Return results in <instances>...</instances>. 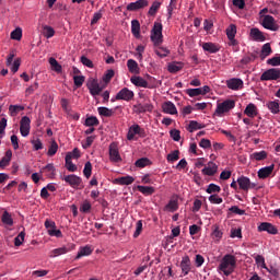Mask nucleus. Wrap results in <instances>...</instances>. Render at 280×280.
Returning <instances> with one entry per match:
<instances>
[{
  "instance_id": "nucleus-1",
  "label": "nucleus",
  "mask_w": 280,
  "mask_h": 280,
  "mask_svg": "<svg viewBox=\"0 0 280 280\" xmlns=\"http://www.w3.org/2000/svg\"><path fill=\"white\" fill-rule=\"evenodd\" d=\"M237 266V259L235 256L231 254H226L219 265V270L225 275V277H229L230 275H233L235 272V268Z\"/></svg>"
},
{
  "instance_id": "nucleus-2",
  "label": "nucleus",
  "mask_w": 280,
  "mask_h": 280,
  "mask_svg": "<svg viewBox=\"0 0 280 280\" xmlns=\"http://www.w3.org/2000/svg\"><path fill=\"white\" fill-rule=\"evenodd\" d=\"M65 183L70 185L72 189H84V182H82V177L75 175V174H70L61 177Z\"/></svg>"
},
{
  "instance_id": "nucleus-3",
  "label": "nucleus",
  "mask_w": 280,
  "mask_h": 280,
  "mask_svg": "<svg viewBox=\"0 0 280 280\" xmlns=\"http://www.w3.org/2000/svg\"><path fill=\"white\" fill-rule=\"evenodd\" d=\"M151 40L154 45H161L163 43V24L161 22H154L151 31Z\"/></svg>"
},
{
  "instance_id": "nucleus-4",
  "label": "nucleus",
  "mask_w": 280,
  "mask_h": 280,
  "mask_svg": "<svg viewBox=\"0 0 280 280\" xmlns=\"http://www.w3.org/2000/svg\"><path fill=\"white\" fill-rule=\"evenodd\" d=\"M235 108V101L226 100L217 105L215 113L217 115H224V113H229V110H233Z\"/></svg>"
},
{
  "instance_id": "nucleus-5",
  "label": "nucleus",
  "mask_w": 280,
  "mask_h": 280,
  "mask_svg": "<svg viewBox=\"0 0 280 280\" xmlns=\"http://www.w3.org/2000/svg\"><path fill=\"white\" fill-rule=\"evenodd\" d=\"M279 78H280V70L278 68H271V69L266 70L260 75V81L268 82L271 80H279Z\"/></svg>"
},
{
  "instance_id": "nucleus-6",
  "label": "nucleus",
  "mask_w": 280,
  "mask_h": 280,
  "mask_svg": "<svg viewBox=\"0 0 280 280\" xmlns=\"http://www.w3.org/2000/svg\"><path fill=\"white\" fill-rule=\"evenodd\" d=\"M136 135H139L143 139L145 137V129L141 128L139 125H132L129 127L127 133L128 141H133Z\"/></svg>"
},
{
  "instance_id": "nucleus-7",
  "label": "nucleus",
  "mask_w": 280,
  "mask_h": 280,
  "mask_svg": "<svg viewBox=\"0 0 280 280\" xmlns=\"http://www.w3.org/2000/svg\"><path fill=\"white\" fill-rule=\"evenodd\" d=\"M236 183L238 184L240 189H242L243 191H248V189H255L257 187V184L252 183L250 178L246 176L238 177Z\"/></svg>"
},
{
  "instance_id": "nucleus-8",
  "label": "nucleus",
  "mask_w": 280,
  "mask_h": 280,
  "mask_svg": "<svg viewBox=\"0 0 280 280\" xmlns=\"http://www.w3.org/2000/svg\"><path fill=\"white\" fill-rule=\"evenodd\" d=\"M261 25L265 30H270V32H279V24L275 23V18L272 15H265Z\"/></svg>"
},
{
  "instance_id": "nucleus-9",
  "label": "nucleus",
  "mask_w": 280,
  "mask_h": 280,
  "mask_svg": "<svg viewBox=\"0 0 280 280\" xmlns=\"http://www.w3.org/2000/svg\"><path fill=\"white\" fill-rule=\"evenodd\" d=\"M86 86L92 97H95V95H100L102 93V88L100 86V83H97V80L93 78L89 79Z\"/></svg>"
},
{
  "instance_id": "nucleus-10",
  "label": "nucleus",
  "mask_w": 280,
  "mask_h": 280,
  "mask_svg": "<svg viewBox=\"0 0 280 280\" xmlns=\"http://www.w3.org/2000/svg\"><path fill=\"white\" fill-rule=\"evenodd\" d=\"M109 161L113 163L121 162V155L119 154V148L117 143L113 142L109 144Z\"/></svg>"
},
{
  "instance_id": "nucleus-11",
  "label": "nucleus",
  "mask_w": 280,
  "mask_h": 280,
  "mask_svg": "<svg viewBox=\"0 0 280 280\" xmlns=\"http://www.w3.org/2000/svg\"><path fill=\"white\" fill-rule=\"evenodd\" d=\"M210 91L211 88H209V85H205L202 88L188 89L186 90V94L189 95V97H198V95H207Z\"/></svg>"
},
{
  "instance_id": "nucleus-12",
  "label": "nucleus",
  "mask_w": 280,
  "mask_h": 280,
  "mask_svg": "<svg viewBox=\"0 0 280 280\" xmlns=\"http://www.w3.org/2000/svg\"><path fill=\"white\" fill-rule=\"evenodd\" d=\"M32 120L30 117L24 116L22 117L20 121V132L22 137H28L30 136V128H31Z\"/></svg>"
},
{
  "instance_id": "nucleus-13",
  "label": "nucleus",
  "mask_w": 280,
  "mask_h": 280,
  "mask_svg": "<svg viewBox=\"0 0 280 280\" xmlns=\"http://www.w3.org/2000/svg\"><path fill=\"white\" fill-rule=\"evenodd\" d=\"M135 98V92L129 90L128 88L121 89L117 94H116V100H124L125 102H130L131 100Z\"/></svg>"
},
{
  "instance_id": "nucleus-14",
  "label": "nucleus",
  "mask_w": 280,
  "mask_h": 280,
  "mask_svg": "<svg viewBox=\"0 0 280 280\" xmlns=\"http://www.w3.org/2000/svg\"><path fill=\"white\" fill-rule=\"evenodd\" d=\"M148 0H138L136 2H130L127 5L128 12H137V10H143V8H148Z\"/></svg>"
},
{
  "instance_id": "nucleus-15",
  "label": "nucleus",
  "mask_w": 280,
  "mask_h": 280,
  "mask_svg": "<svg viewBox=\"0 0 280 280\" xmlns=\"http://www.w3.org/2000/svg\"><path fill=\"white\" fill-rule=\"evenodd\" d=\"M179 266L182 268V272H183L184 277H187V275H189V272H191V259L189 258V256H184L182 258Z\"/></svg>"
},
{
  "instance_id": "nucleus-16",
  "label": "nucleus",
  "mask_w": 280,
  "mask_h": 280,
  "mask_svg": "<svg viewBox=\"0 0 280 280\" xmlns=\"http://www.w3.org/2000/svg\"><path fill=\"white\" fill-rule=\"evenodd\" d=\"M258 231L259 232L266 231L270 235H277L279 233V230H277V228L275 225H272V223H269V222L260 223V226H258Z\"/></svg>"
},
{
  "instance_id": "nucleus-17",
  "label": "nucleus",
  "mask_w": 280,
  "mask_h": 280,
  "mask_svg": "<svg viewBox=\"0 0 280 280\" xmlns=\"http://www.w3.org/2000/svg\"><path fill=\"white\" fill-rule=\"evenodd\" d=\"M162 110L166 115H178V109H176V105L172 103V101H166L162 104Z\"/></svg>"
},
{
  "instance_id": "nucleus-18",
  "label": "nucleus",
  "mask_w": 280,
  "mask_h": 280,
  "mask_svg": "<svg viewBox=\"0 0 280 280\" xmlns=\"http://www.w3.org/2000/svg\"><path fill=\"white\" fill-rule=\"evenodd\" d=\"M226 86L232 91H240L244 86V81L242 79H230L226 81Z\"/></svg>"
},
{
  "instance_id": "nucleus-19",
  "label": "nucleus",
  "mask_w": 280,
  "mask_h": 280,
  "mask_svg": "<svg viewBox=\"0 0 280 280\" xmlns=\"http://www.w3.org/2000/svg\"><path fill=\"white\" fill-rule=\"evenodd\" d=\"M203 51H208V54H218L220 51V45L213 44L211 42H206L201 44Z\"/></svg>"
},
{
  "instance_id": "nucleus-20",
  "label": "nucleus",
  "mask_w": 280,
  "mask_h": 280,
  "mask_svg": "<svg viewBox=\"0 0 280 280\" xmlns=\"http://www.w3.org/2000/svg\"><path fill=\"white\" fill-rule=\"evenodd\" d=\"M275 172V164L265 166L258 171V178L266 179Z\"/></svg>"
},
{
  "instance_id": "nucleus-21",
  "label": "nucleus",
  "mask_w": 280,
  "mask_h": 280,
  "mask_svg": "<svg viewBox=\"0 0 280 280\" xmlns=\"http://www.w3.org/2000/svg\"><path fill=\"white\" fill-rule=\"evenodd\" d=\"M201 172L206 176H215L218 173V165L213 162H209L208 166L203 167Z\"/></svg>"
},
{
  "instance_id": "nucleus-22",
  "label": "nucleus",
  "mask_w": 280,
  "mask_h": 280,
  "mask_svg": "<svg viewBox=\"0 0 280 280\" xmlns=\"http://www.w3.org/2000/svg\"><path fill=\"white\" fill-rule=\"evenodd\" d=\"M249 34L253 40H256L258 43H264V40H266V36H264V33L257 27L252 28Z\"/></svg>"
},
{
  "instance_id": "nucleus-23",
  "label": "nucleus",
  "mask_w": 280,
  "mask_h": 280,
  "mask_svg": "<svg viewBox=\"0 0 280 280\" xmlns=\"http://www.w3.org/2000/svg\"><path fill=\"white\" fill-rule=\"evenodd\" d=\"M92 254H93V249L91 245H85L83 247H80L75 256V259H82V257H89V255H92Z\"/></svg>"
},
{
  "instance_id": "nucleus-24",
  "label": "nucleus",
  "mask_w": 280,
  "mask_h": 280,
  "mask_svg": "<svg viewBox=\"0 0 280 280\" xmlns=\"http://www.w3.org/2000/svg\"><path fill=\"white\" fill-rule=\"evenodd\" d=\"M202 128H207V125L200 124L196 120H190L186 130H188V132H196V130H202Z\"/></svg>"
},
{
  "instance_id": "nucleus-25",
  "label": "nucleus",
  "mask_w": 280,
  "mask_h": 280,
  "mask_svg": "<svg viewBox=\"0 0 280 280\" xmlns=\"http://www.w3.org/2000/svg\"><path fill=\"white\" fill-rule=\"evenodd\" d=\"M130 82L133 83L135 86H140L141 89H150L148 81L141 77H131Z\"/></svg>"
},
{
  "instance_id": "nucleus-26",
  "label": "nucleus",
  "mask_w": 280,
  "mask_h": 280,
  "mask_svg": "<svg viewBox=\"0 0 280 280\" xmlns=\"http://www.w3.org/2000/svg\"><path fill=\"white\" fill-rule=\"evenodd\" d=\"M131 33L136 38L141 36V23H139V20L131 21Z\"/></svg>"
},
{
  "instance_id": "nucleus-27",
  "label": "nucleus",
  "mask_w": 280,
  "mask_h": 280,
  "mask_svg": "<svg viewBox=\"0 0 280 280\" xmlns=\"http://www.w3.org/2000/svg\"><path fill=\"white\" fill-rule=\"evenodd\" d=\"M161 5H163V2L153 1V3L151 4L148 11V16H156V14L159 13V10H161Z\"/></svg>"
},
{
  "instance_id": "nucleus-28",
  "label": "nucleus",
  "mask_w": 280,
  "mask_h": 280,
  "mask_svg": "<svg viewBox=\"0 0 280 280\" xmlns=\"http://www.w3.org/2000/svg\"><path fill=\"white\" fill-rule=\"evenodd\" d=\"M244 114L247 115V117H250L252 119L257 117V106L253 103H249L246 106Z\"/></svg>"
},
{
  "instance_id": "nucleus-29",
  "label": "nucleus",
  "mask_w": 280,
  "mask_h": 280,
  "mask_svg": "<svg viewBox=\"0 0 280 280\" xmlns=\"http://www.w3.org/2000/svg\"><path fill=\"white\" fill-rule=\"evenodd\" d=\"M115 183H117V185H132L135 183V177L130 175L118 177L115 179Z\"/></svg>"
},
{
  "instance_id": "nucleus-30",
  "label": "nucleus",
  "mask_w": 280,
  "mask_h": 280,
  "mask_svg": "<svg viewBox=\"0 0 280 280\" xmlns=\"http://www.w3.org/2000/svg\"><path fill=\"white\" fill-rule=\"evenodd\" d=\"M270 54H272V47H270V43L262 45L260 51V60H266Z\"/></svg>"
},
{
  "instance_id": "nucleus-31",
  "label": "nucleus",
  "mask_w": 280,
  "mask_h": 280,
  "mask_svg": "<svg viewBox=\"0 0 280 280\" xmlns=\"http://www.w3.org/2000/svg\"><path fill=\"white\" fill-rule=\"evenodd\" d=\"M71 252V248L63 246L50 252V257H60V255H67V253Z\"/></svg>"
},
{
  "instance_id": "nucleus-32",
  "label": "nucleus",
  "mask_w": 280,
  "mask_h": 280,
  "mask_svg": "<svg viewBox=\"0 0 280 280\" xmlns=\"http://www.w3.org/2000/svg\"><path fill=\"white\" fill-rule=\"evenodd\" d=\"M267 108L272 113V115H279V101H269L267 103Z\"/></svg>"
},
{
  "instance_id": "nucleus-33",
  "label": "nucleus",
  "mask_w": 280,
  "mask_h": 280,
  "mask_svg": "<svg viewBox=\"0 0 280 280\" xmlns=\"http://www.w3.org/2000/svg\"><path fill=\"white\" fill-rule=\"evenodd\" d=\"M2 224H5L7 226H13L14 225V219H12V214L10 212L4 211L2 213Z\"/></svg>"
},
{
  "instance_id": "nucleus-34",
  "label": "nucleus",
  "mask_w": 280,
  "mask_h": 280,
  "mask_svg": "<svg viewBox=\"0 0 280 280\" xmlns=\"http://www.w3.org/2000/svg\"><path fill=\"white\" fill-rule=\"evenodd\" d=\"M12 161V150H8L5 155L0 160V167H8Z\"/></svg>"
},
{
  "instance_id": "nucleus-35",
  "label": "nucleus",
  "mask_w": 280,
  "mask_h": 280,
  "mask_svg": "<svg viewBox=\"0 0 280 280\" xmlns=\"http://www.w3.org/2000/svg\"><path fill=\"white\" fill-rule=\"evenodd\" d=\"M164 211H170L171 213L178 211V201L171 199L168 203L164 207Z\"/></svg>"
},
{
  "instance_id": "nucleus-36",
  "label": "nucleus",
  "mask_w": 280,
  "mask_h": 280,
  "mask_svg": "<svg viewBox=\"0 0 280 280\" xmlns=\"http://www.w3.org/2000/svg\"><path fill=\"white\" fill-rule=\"evenodd\" d=\"M127 67H128L130 73H139V71H140L139 63H137V61L135 59H129L127 61Z\"/></svg>"
},
{
  "instance_id": "nucleus-37",
  "label": "nucleus",
  "mask_w": 280,
  "mask_h": 280,
  "mask_svg": "<svg viewBox=\"0 0 280 280\" xmlns=\"http://www.w3.org/2000/svg\"><path fill=\"white\" fill-rule=\"evenodd\" d=\"M138 191L143 196H152L154 194V187L152 186H137Z\"/></svg>"
},
{
  "instance_id": "nucleus-38",
  "label": "nucleus",
  "mask_w": 280,
  "mask_h": 280,
  "mask_svg": "<svg viewBox=\"0 0 280 280\" xmlns=\"http://www.w3.org/2000/svg\"><path fill=\"white\" fill-rule=\"evenodd\" d=\"M21 110H25V107L22 105H10L9 106V113L11 117H16L21 113Z\"/></svg>"
},
{
  "instance_id": "nucleus-39",
  "label": "nucleus",
  "mask_w": 280,
  "mask_h": 280,
  "mask_svg": "<svg viewBox=\"0 0 280 280\" xmlns=\"http://www.w3.org/2000/svg\"><path fill=\"white\" fill-rule=\"evenodd\" d=\"M98 114L101 117H113L115 115V109L108 107H98Z\"/></svg>"
},
{
  "instance_id": "nucleus-40",
  "label": "nucleus",
  "mask_w": 280,
  "mask_h": 280,
  "mask_svg": "<svg viewBox=\"0 0 280 280\" xmlns=\"http://www.w3.org/2000/svg\"><path fill=\"white\" fill-rule=\"evenodd\" d=\"M52 71H56L57 73H60L62 71V66H60V63H58V60H56V58L50 57L48 60Z\"/></svg>"
},
{
  "instance_id": "nucleus-41",
  "label": "nucleus",
  "mask_w": 280,
  "mask_h": 280,
  "mask_svg": "<svg viewBox=\"0 0 280 280\" xmlns=\"http://www.w3.org/2000/svg\"><path fill=\"white\" fill-rule=\"evenodd\" d=\"M66 167L68 172H78V166L73 164L71 155H66Z\"/></svg>"
},
{
  "instance_id": "nucleus-42",
  "label": "nucleus",
  "mask_w": 280,
  "mask_h": 280,
  "mask_svg": "<svg viewBox=\"0 0 280 280\" xmlns=\"http://www.w3.org/2000/svg\"><path fill=\"white\" fill-rule=\"evenodd\" d=\"M135 165L136 167L143 168V167H148V165H152V162L148 158H141L136 161Z\"/></svg>"
},
{
  "instance_id": "nucleus-43",
  "label": "nucleus",
  "mask_w": 280,
  "mask_h": 280,
  "mask_svg": "<svg viewBox=\"0 0 280 280\" xmlns=\"http://www.w3.org/2000/svg\"><path fill=\"white\" fill-rule=\"evenodd\" d=\"M250 159H254L255 161H264L268 159V153L266 151L254 152L250 155Z\"/></svg>"
},
{
  "instance_id": "nucleus-44",
  "label": "nucleus",
  "mask_w": 280,
  "mask_h": 280,
  "mask_svg": "<svg viewBox=\"0 0 280 280\" xmlns=\"http://www.w3.org/2000/svg\"><path fill=\"white\" fill-rule=\"evenodd\" d=\"M183 69V63L180 62H172L168 65L170 73H178Z\"/></svg>"
},
{
  "instance_id": "nucleus-45",
  "label": "nucleus",
  "mask_w": 280,
  "mask_h": 280,
  "mask_svg": "<svg viewBox=\"0 0 280 280\" xmlns=\"http://www.w3.org/2000/svg\"><path fill=\"white\" fill-rule=\"evenodd\" d=\"M43 172H46V174H48L49 178H54V176H56V166H54V164H47L43 168Z\"/></svg>"
},
{
  "instance_id": "nucleus-46",
  "label": "nucleus",
  "mask_w": 280,
  "mask_h": 280,
  "mask_svg": "<svg viewBox=\"0 0 280 280\" xmlns=\"http://www.w3.org/2000/svg\"><path fill=\"white\" fill-rule=\"evenodd\" d=\"M84 126L93 127V126H100V119L95 116H90L85 119Z\"/></svg>"
},
{
  "instance_id": "nucleus-47",
  "label": "nucleus",
  "mask_w": 280,
  "mask_h": 280,
  "mask_svg": "<svg viewBox=\"0 0 280 280\" xmlns=\"http://www.w3.org/2000/svg\"><path fill=\"white\" fill-rule=\"evenodd\" d=\"M166 159H167L168 163H174V162L178 161V159H180V151L175 150V151L171 152Z\"/></svg>"
},
{
  "instance_id": "nucleus-48",
  "label": "nucleus",
  "mask_w": 280,
  "mask_h": 280,
  "mask_svg": "<svg viewBox=\"0 0 280 280\" xmlns=\"http://www.w3.org/2000/svg\"><path fill=\"white\" fill-rule=\"evenodd\" d=\"M91 174H93V164L86 162L83 168V176H85V178H91Z\"/></svg>"
},
{
  "instance_id": "nucleus-49",
  "label": "nucleus",
  "mask_w": 280,
  "mask_h": 280,
  "mask_svg": "<svg viewBox=\"0 0 280 280\" xmlns=\"http://www.w3.org/2000/svg\"><path fill=\"white\" fill-rule=\"evenodd\" d=\"M235 34H237V26L235 24H231L226 28V36L228 38H235Z\"/></svg>"
},
{
  "instance_id": "nucleus-50",
  "label": "nucleus",
  "mask_w": 280,
  "mask_h": 280,
  "mask_svg": "<svg viewBox=\"0 0 280 280\" xmlns=\"http://www.w3.org/2000/svg\"><path fill=\"white\" fill-rule=\"evenodd\" d=\"M113 78H115V70L109 69L103 75V82H105V84H108V82H110V80H113Z\"/></svg>"
},
{
  "instance_id": "nucleus-51",
  "label": "nucleus",
  "mask_w": 280,
  "mask_h": 280,
  "mask_svg": "<svg viewBox=\"0 0 280 280\" xmlns=\"http://www.w3.org/2000/svg\"><path fill=\"white\" fill-rule=\"evenodd\" d=\"M56 31L51 26H44V36L45 38H54Z\"/></svg>"
},
{
  "instance_id": "nucleus-52",
  "label": "nucleus",
  "mask_w": 280,
  "mask_h": 280,
  "mask_svg": "<svg viewBox=\"0 0 280 280\" xmlns=\"http://www.w3.org/2000/svg\"><path fill=\"white\" fill-rule=\"evenodd\" d=\"M206 191L207 194H220V191H222V188H220V186L215 184H209Z\"/></svg>"
},
{
  "instance_id": "nucleus-53",
  "label": "nucleus",
  "mask_w": 280,
  "mask_h": 280,
  "mask_svg": "<svg viewBox=\"0 0 280 280\" xmlns=\"http://www.w3.org/2000/svg\"><path fill=\"white\" fill-rule=\"evenodd\" d=\"M11 38L12 40H21V38H23V30L15 28L14 31H12Z\"/></svg>"
},
{
  "instance_id": "nucleus-54",
  "label": "nucleus",
  "mask_w": 280,
  "mask_h": 280,
  "mask_svg": "<svg viewBox=\"0 0 280 280\" xmlns=\"http://www.w3.org/2000/svg\"><path fill=\"white\" fill-rule=\"evenodd\" d=\"M155 54L160 58H167V56H170V50L167 48L160 47L155 50Z\"/></svg>"
},
{
  "instance_id": "nucleus-55",
  "label": "nucleus",
  "mask_w": 280,
  "mask_h": 280,
  "mask_svg": "<svg viewBox=\"0 0 280 280\" xmlns=\"http://www.w3.org/2000/svg\"><path fill=\"white\" fill-rule=\"evenodd\" d=\"M176 3H177V0H171L170 1V4L167 7V16H168V19H172V14H173L174 10H176Z\"/></svg>"
},
{
  "instance_id": "nucleus-56",
  "label": "nucleus",
  "mask_w": 280,
  "mask_h": 280,
  "mask_svg": "<svg viewBox=\"0 0 280 280\" xmlns=\"http://www.w3.org/2000/svg\"><path fill=\"white\" fill-rule=\"evenodd\" d=\"M56 152H58V143L56 141H52L49 149H48V156H54L56 155Z\"/></svg>"
},
{
  "instance_id": "nucleus-57",
  "label": "nucleus",
  "mask_w": 280,
  "mask_h": 280,
  "mask_svg": "<svg viewBox=\"0 0 280 280\" xmlns=\"http://www.w3.org/2000/svg\"><path fill=\"white\" fill-rule=\"evenodd\" d=\"M84 75H74L73 77V82L74 85L77 86V89H80L82 86V84H84Z\"/></svg>"
},
{
  "instance_id": "nucleus-58",
  "label": "nucleus",
  "mask_w": 280,
  "mask_h": 280,
  "mask_svg": "<svg viewBox=\"0 0 280 280\" xmlns=\"http://www.w3.org/2000/svg\"><path fill=\"white\" fill-rule=\"evenodd\" d=\"M209 202H211V205H222L223 200L220 196L214 194L209 197Z\"/></svg>"
},
{
  "instance_id": "nucleus-59",
  "label": "nucleus",
  "mask_w": 280,
  "mask_h": 280,
  "mask_svg": "<svg viewBox=\"0 0 280 280\" xmlns=\"http://www.w3.org/2000/svg\"><path fill=\"white\" fill-rule=\"evenodd\" d=\"M222 231H220V226L218 225H213V231H212V237H214L215 240H222Z\"/></svg>"
},
{
  "instance_id": "nucleus-60",
  "label": "nucleus",
  "mask_w": 280,
  "mask_h": 280,
  "mask_svg": "<svg viewBox=\"0 0 280 280\" xmlns=\"http://www.w3.org/2000/svg\"><path fill=\"white\" fill-rule=\"evenodd\" d=\"M25 241V232H21L15 238H14V246H21L23 242Z\"/></svg>"
},
{
  "instance_id": "nucleus-61",
  "label": "nucleus",
  "mask_w": 280,
  "mask_h": 280,
  "mask_svg": "<svg viewBox=\"0 0 280 280\" xmlns=\"http://www.w3.org/2000/svg\"><path fill=\"white\" fill-rule=\"evenodd\" d=\"M171 138L173 139V141H180V130L178 129H172L170 131Z\"/></svg>"
},
{
  "instance_id": "nucleus-62",
  "label": "nucleus",
  "mask_w": 280,
  "mask_h": 280,
  "mask_svg": "<svg viewBox=\"0 0 280 280\" xmlns=\"http://www.w3.org/2000/svg\"><path fill=\"white\" fill-rule=\"evenodd\" d=\"M199 145L203 149V150H209V148H211V140L207 139V138H202L199 142Z\"/></svg>"
},
{
  "instance_id": "nucleus-63",
  "label": "nucleus",
  "mask_w": 280,
  "mask_h": 280,
  "mask_svg": "<svg viewBox=\"0 0 280 280\" xmlns=\"http://www.w3.org/2000/svg\"><path fill=\"white\" fill-rule=\"evenodd\" d=\"M267 65H270L271 67H280V57H272L268 59Z\"/></svg>"
},
{
  "instance_id": "nucleus-64",
  "label": "nucleus",
  "mask_w": 280,
  "mask_h": 280,
  "mask_svg": "<svg viewBox=\"0 0 280 280\" xmlns=\"http://www.w3.org/2000/svg\"><path fill=\"white\" fill-rule=\"evenodd\" d=\"M81 213H89L91 211V202L84 201L80 207Z\"/></svg>"
}]
</instances>
